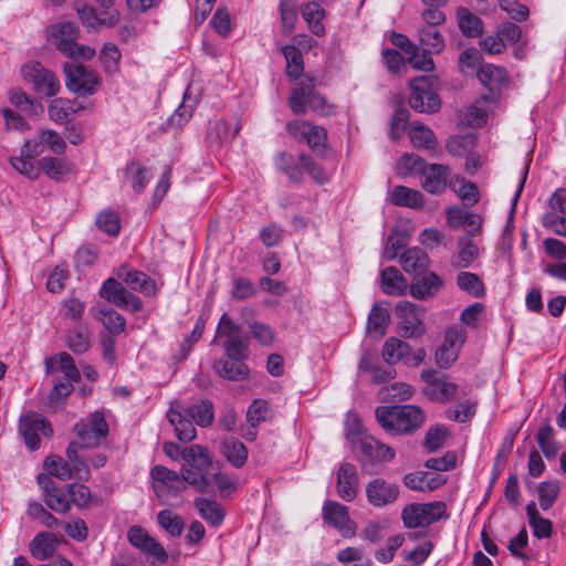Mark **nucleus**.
<instances>
[{
    "label": "nucleus",
    "instance_id": "f257e3e1",
    "mask_svg": "<svg viewBox=\"0 0 566 566\" xmlns=\"http://www.w3.org/2000/svg\"><path fill=\"white\" fill-rule=\"evenodd\" d=\"M375 416L381 428L397 434L413 432L424 421L422 410L413 405L381 406L376 409Z\"/></svg>",
    "mask_w": 566,
    "mask_h": 566
},
{
    "label": "nucleus",
    "instance_id": "f03ea898",
    "mask_svg": "<svg viewBox=\"0 0 566 566\" xmlns=\"http://www.w3.org/2000/svg\"><path fill=\"white\" fill-rule=\"evenodd\" d=\"M181 480L199 492H205L209 485L207 473L211 467V460L202 447L193 444L182 449Z\"/></svg>",
    "mask_w": 566,
    "mask_h": 566
},
{
    "label": "nucleus",
    "instance_id": "7ed1b4c3",
    "mask_svg": "<svg viewBox=\"0 0 566 566\" xmlns=\"http://www.w3.org/2000/svg\"><path fill=\"white\" fill-rule=\"evenodd\" d=\"M447 512V506L441 501L429 503H411L403 507L401 517L408 528L429 526L440 521Z\"/></svg>",
    "mask_w": 566,
    "mask_h": 566
},
{
    "label": "nucleus",
    "instance_id": "20e7f679",
    "mask_svg": "<svg viewBox=\"0 0 566 566\" xmlns=\"http://www.w3.org/2000/svg\"><path fill=\"white\" fill-rule=\"evenodd\" d=\"M289 105L296 115L304 114L307 109L321 116L334 113V105L310 85L295 88L289 98Z\"/></svg>",
    "mask_w": 566,
    "mask_h": 566
},
{
    "label": "nucleus",
    "instance_id": "39448f33",
    "mask_svg": "<svg viewBox=\"0 0 566 566\" xmlns=\"http://www.w3.org/2000/svg\"><path fill=\"white\" fill-rule=\"evenodd\" d=\"M354 449L363 468L373 470L376 464L389 462L395 458V451L370 436L359 437Z\"/></svg>",
    "mask_w": 566,
    "mask_h": 566
},
{
    "label": "nucleus",
    "instance_id": "423d86ee",
    "mask_svg": "<svg viewBox=\"0 0 566 566\" xmlns=\"http://www.w3.org/2000/svg\"><path fill=\"white\" fill-rule=\"evenodd\" d=\"M396 314L400 319L399 331L406 338H419L426 334L423 323L426 311L423 307L409 301H399L396 305Z\"/></svg>",
    "mask_w": 566,
    "mask_h": 566
},
{
    "label": "nucleus",
    "instance_id": "0eeeda50",
    "mask_svg": "<svg viewBox=\"0 0 566 566\" xmlns=\"http://www.w3.org/2000/svg\"><path fill=\"white\" fill-rule=\"evenodd\" d=\"M411 95L409 105L419 113H434L440 108V98L431 88L428 76H419L409 83Z\"/></svg>",
    "mask_w": 566,
    "mask_h": 566
},
{
    "label": "nucleus",
    "instance_id": "6e6552de",
    "mask_svg": "<svg viewBox=\"0 0 566 566\" xmlns=\"http://www.w3.org/2000/svg\"><path fill=\"white\" fill-rule=\"evenodd\" d=\"M66 87L81 95H92L101 81L96 73L81 64L66 63L64 65Z\"/></svg>",
    "mask_w": 566,
    "mask_h": 566
},
{
    "label": "nucleus",
    "instance_id": "1a4fd4ad",
    "mask_svg": "<svg viewBox=\"0 0 566 566\" xmlns=\"http://www.w3.org/2000/svg\"><path fill=\"white\" fill-rule=\"evenodd\" d=\"M49 149L55 155H63L67 145L64 138L55 130L41 129L35 137L28 139L22 145V154L29 157H39Z\"/></svg>",
    "mask_w": 566,
    "mask_h": 566
},
{
    "label": "nucleus",
    "instance_id": "9d476101",
    "mask_svg": "<svg viewBox=\"0 0 566 566\" xmlns=\"http://www.w3.org/2000/svg\"><path fill=\"white\" fill-rule=\"evenodd\" d=\"M74 430L81 448H95L108 434V424L102 412H93L87 422L76 423Z\"/></svg>",
    "mask_w": 566,
    "mask_h": 566
},
{
    "label": "nucleus",
    "instance_id": "9b49d317",
    "mask_svg": "<svg viewBox=\"0 0 566 566\" xmlns=\"http://www.w3.org/2000/svg\"><path fill=\"white\" fill-rule=\"evenodd\" d=\"M22 74L24 80L33 85L39 95L54 96L60 90V83L54 73L38 62L25 64L22 67Z\"/></svg>",
    "mask_w": 566,
    "mask_h": 566
},
{
    "label": "nucleus",
    "instance_id": "f8f14e48",
    "mask_svg": "<svg viewBox=\"0 0 566 566\" xmlns=\"http://www.w3.org/2000/svg\"><path fill=\"white\" fill-rule=\"evenodd\" d=\"M154 480V491L158 499L165 502L170 496H176L186 489L181 476L163 465H156L150 471Z\"/></svg>",
    "mask_w": 566,
    "mask_h": 566
},
{
    "label": "nucleus",
    "instance_id": "ddd939ff",
    "mask_svg": "<svg viewBox=\"0 0 566 566\" xmlns=\"http://www.w3.org/2000/svg\"><path fill=\"white\" fill-rule=\"evenodd\" d=\"M19 431L30 450L40 448V433L50 437L53 432L51 424L40 413L33 411L20 417Z\"/></svg>",
    "mask_w": 566,
    "mask_h": 566
},
{
    "label": "nucleus",
    "instance_id": "4468645a",
    "mask_svg": "<svg viewBox=\"0 0 566 566\" xmlns=\"http://www.w3.org/2000/svg\"><path fill=\"white\" fill-rule=\"evenodd\" d=\"M286 130L295 138H304L314 153L323 155L325 151L327 132L324 127L312 125L304 120H294L286 124Z\"/></svg>",
    "mask_w": 566,
    "mask_h": 566
},
{
    "label": "nucleus",
    "instance_id": "2eb2a0df",
    "mask_svg": "<svg viewBox=\"0 0 566 566\" xmlns=\"http://www.w3.org/2000/svg\"><path fill=\"white\" fill-rule=\"evenodd\" d=\"M99 295L120 308H128L133 312H138L143 308L142 300L128 292L118 281L112 277L103 283Z\"/></svg>",
    "mask_w": 566,
    "mask_h": 566
},
{
    "label": "nucleus",
    "instance_id": "dca6fc26",
    "mask_svg": "<svg viewBox=\"0 0 566 566\" xmlns=\"http://www.w3.org/2000/svg\"><path fill=\"white\" fill-rule=\"evenodd\" d=\"M322 513L324 521L335 527L343 537H353L356 534V524L350 520L346 506L334 501H326Z\"/></svg>",
    "mask_w": 566,
    "mask_h": 566
},
{
    "label": "nucleus",
    "instance_id": "f3484780",
    "mask_svg": "<svg viewBox=\"0 0 566 566\" xmlns=\"http://www.w3.org/2000/svg\"><path fill=\"white\" fill-rule=\"evenodd\" d=\"M398 495V485L387 482L381 478L374 479L366 485L368 503L375 507H382L395 503Z\"/></svg>",
    "mask_w": 566,
    "mask_h": 566
},
{
    "label": "nucleus",
    "instance_id": "a211bd4d",
    "mask_svg": "<svg viewBox=\"0 0 566 566\" xmlns=\"http://www.w3.org/2000/svg\"><path fill=\"white\" fill-rule=\"evenodd\" d=\"M38 484L43 490L45 504L55 512L66 513L70 510L66 490L62 491L57 484L44 473L38 475Z\"/></svg>",
    "mask_w": 566,
    "mask_h": 566
},
{
    "label": "nucleus",
    "instance_id": "6ab92c4d",
    "mask_svg": "<svg viewBox=\"0 0 566 566\" xmlns=\"http://www.w3.org/2000/svg\"><path fill=\"white\" fill-rule=\"evenodd\" d=\"M127 537L129 543L144 553L156 557L160 562L167 560L165 548L151 537L143 527L132 526L128 530Z\"/></svg>",
    "mask_w": 566,
    "mask_h": 566
},
{
    "label": "nucleus",
    "instance_id": "aec40b11",
    "mask_svg": "<svg viewBox=\"0 0 566 566\" xmlns=\"http://www.w3.org/2000/svg\"><path fill=\"white\" fill-rule=\"evenodd\" d=\"M337 494L345 501L350 502L357 496L358 474L356 467L344 462L340 464L336 476Z\"/></svg>",
    "mask_w": 566,
    "mask_h": 566
},
{
    "label": "nucleus",
    "instance_id": "412c9836",
    "mask_svg": "<svg viewBox=\"0 0 566 566\" xmlns=\"http://www.w3.org/2000/svg\"><path fill=\"white\" fill-rule=\"evenodd\" d=\"M184 413L182 403L180 401H174L167 412V418L174 426L178 439L182 442H190L196 438V429L192 421L186 418Z\"/></svg>",
    "mask_w": 566,
    "mask_h": 566
},
{
    "label": "nucleus",
    "instance_id": "4be33fe9",
    "mask_svg": "<svg viewBox=\"0 0 566 566\" xmlns=\"http://www.w3.org/2000/svg\"><path fill=\"white\" fill-rule=\"evenodd\" d=\"M449 167L441 164L428 165L421 172L422 181L421 187L432 193L439 195L444 191L447 187V178L449 175Z\"/></svg>",
    "mask_w": 566,
    "mask_h": 566
},
{
    "label": "nucleus",
    "instance_id": "5701e85b",
    "mask_svg": "<svg viewBox=\"0 0 566 566\" xmlns=\"http://www.w3.org/2000/svg\"><path fill=\"white\" fill-rule=\"evenodd\" d=\"M117 275L133 290L138 291L146 296H153L156 294L155 282L147 274L132 269L128 264L120 265Z\"/></svg>",
    "mask_w": 566,
    "mask_h": 566
},
{
    "label": "nucleus",
    "instance_id": "b1692460",
    "mask_svg": "<svg viewBox=\"0 0 566 566\" xmlns=\"http://www.w3.org/2000/svg\"><path fill=\"white\" fill-rule=\"evenodd\" d=\"M213 369L219 377L231 381L245 380L250 374V369L243 360L227 357L217 360L213 364Z\"/></svg>",
    "mask_w": 566,
    "mask_h": 566
},
{
    "label": "nucleus",
    "instance_id": "393cba45",
    "mask_svg": "<svg viewBox=\"0 0 566 566\" xmlns=\"http://www.w3.org/2000/svg\"><path fill=\"white\" fill-rule=\"evenodd\" d=\"M402 269L415 277H419L426 273L429 268V256L420 248H410L400 255Z\"/></svg>",
    "mask_w": 566,
    "mask_h": 566
},
{
    "label": "nucleus",
    "instance_id": "a878e982",
    "mask_svg": "<svg viewBox=\"0 0 566 566\" xmlns=\"http://www.w3.org/2000/svg\"><path fill=\"white\" fill-rule=\"evenodd\" d=\"M478 78L491 92L500 91L507 84V72L504 67L483 64L478 70Z\"/></svg>",
    "mask_w": 566,
    "mask_h": 566
},
{
    "label": "nucleus",
    "instance_id": "bb28decb",
    "mask_svg": "<svg viewBox=\"0 0 566 566\" xmlns=\"http://www.w3.org/2000/svg\"><path fill=\"white\" fill-rule=\"evenodd\" d=\"M441 279L433 272L422 274L410 284V294L415 298L426 300L433 296L441 287Z\"/></svg>",
    "mask_w": 566,
    "mask_h": 566
},
{
    "label": "nucleus",
    "instance_id": "cd10ccee",
    "mask_svg": "<svg viewBox=\"0 0 566 566\" xmlns=\"http://www.w3.org/2000/svg\"><path fill=\"white\" fill-rule=\"evenodd\" d=\"M60 544L59 537L50 532H41L30 543L33 557L44 560L53 555Z\"/></svg>",
    "mask_w": 566,
    "mask_h": 566
},
{
    "label": "nucleus",
    "instance_id": "c85d7f7f",
    "mask_svg": "<svg viewBox=\"0 0 566 566\" xmlns=\"http://www.w3.org/2000/svg\"><path fill=\"white\" fill-rule=\"evenodd\" d=\"M274 412L270 403L261 398L254 399L248 407L245 419L252 429H256L261 423L273 419Z\"/></svg>",
    "mask_w": 566,
    "mask_h": 566
},
{
    "label": "nucleus",
    "instance_id": "c756f323",
    "mask_svg": "<svg viewBox=\"0 0 566 566\" xmlns=\"http://www.w3.org/2000/svg\"><path fill=\"white\" fill-rule=\"evenodd\" d=\"M411 354V346L397 337H389L382 345V358L388 365H396Z\"/></svg>",
    "mask_w": 566,
    "mask_h": 566
},
{
    "label": "nucleus",
    "instance_id": "7c9ffc66",
    "mask_svg": "<svg viewBox=\"0 0 566 566\" xmlns=\"http://www.w3.org/2000/svg\"><path fill=\"white\" fill-rule=\"evenodd\" d=\"M380 279L382 291L388 295H401L407 289L406 279L395 266L384 269Z\"/></svg>",
    "mask_w": 566,
    "mask_h": 566
},
{
    "label": "nucleus",
    "instance_id": "2f4dec72",
    "mask_svg": "<svg viewBox=\"0 0 566 566\" xmlns=\"http://www.w3.org/2000/svg\"><path fill=\"white\" fill-rule=\"evenodd\" d=\"M390 201L398 207L417 209L423 206V196L419 190L396 186L390 192Z\"/></svg>",
    "mask_w": 566,
    "mask_h": 566
},
{
    "label": "nucleus",
    "instance_id": "473e14b6",
    "mask_svg": "<svg viewBox=\"0 0 566 566\" xmlns=\"http://www.w3.org/2000/svg\"><path fill=\"white\" fill-rule=\"evenodd\" d=\"M240 125L238 122L228 123L227 120L220 118L210 124V128L208 132V138L216 144H222L224 142L232 140L240 130Z\"/></svg>",
    "mask_w": 566,
    "mask_h": 566
},
{
    "label": "nucleus",
    "instance_id": "72a5a7b5",
    "mask_svg": "<svg viewBox=\"0 0 566 566\" xmlns=\"http://www.w3.org/2000/svg\"><path fill=\"white\" fill-rule=\"evenodd\" d=\"M409 138L413 147L419 149H434L438 145L434 133L419 122L411 123Z\"/></svg>",
    "mask_w": 566,
    "mask_h": 566
},
{
    "label": "nucleus",
    "instance_id": "f704fd0d",
    "mask_svg": "<svg viewBox=\"0 0 566 566\" xmlns=\"http://www.w3.org/2000/svg\"><path fill=\"white\" fill-rule=\"evenodd\" d=\"M222 454L235 468H241L248 459L247 447L238 439L230 437L222 441Z\"/></svg>",
    "mask_w": 566,
    "mask_h": 566
},
{
    "label": "nucleus",
    "instance_id": "c9c22d12",
    "mask_svg": "<svg viewBox=\"0 0 566 566\" xmlns=\"http://www.w3.org/2000/svg\"><path fill=\"white\" fill-rule=\"evenodd\" d=\"M195 506L199 511L200 516L211 525L219 526L222 523L224 511L214 500L198 497L195 500Z\"/></svg>",
    "mask_w": 566,
    "mask_h": 566
},
{
    "label": "nucleus",
    "instance_id": "e433bc0d",
    "mask_svg": "<svg viewBox=\"0 0 566 566\" xmlns=\"http://www.w3.org/2000/svg\"><path fill=\"white\" fill-rule=\"evenodd\" d=\"M526 514L535 537L547 538L551 536L553 524L549 520L539 515L535 502H530L526 505Z\"/></svg>",
    "mask_w": 566,
    "mask_h": 566
},
{
    "label": "nucleus",
    "instance_id": "4c0bfd02",
    "mask_svg": "<svg viewBox=\"0 0 566 566\" xmlns=\"http://www.w3.org/2000/svg\"><path fill=\"white\" fill-rule=\"evenodd\" d=\"M419 41L428 53L439 54L446 46L443 35L433 27H422L419 30Z\"/></svg>",
    "mask_w": 566,
    "mask_h": 566
},
{
    "label": "nucleus",
    "instance_id": "58836bf2",
    "mask_svg": "<svg viewBox=\"0 0 566 566\" xmlns=\"http://www.w3.org/2000/svg\"><path fill=\"white\" fill-rule=\"evenodd\" d=\"M184 412L200 427H208L213 421V405L210 400H201L191 407H184Z\"/></svg>",
    "mask_w": 566,
    "mask_h": 566
},
{
    "label": "nucleus",
    "instance_id": "ea45409f",
    "mask_svg": "<svg viewBox=\"0 0 566 566\" xmlns=\"http://www.w3.org/2000/svg\"><path fill=\"white\" fill-rule=\"evenodd\" d=\"M301 12L310 30L315 35H323L325 32L324 25L322 24V19L324 18L323 8L316 2H308L302 7Z\"/></svg>",
    "mask_w": 566,
    "mask_h": 566
},
{
    "label": "nucleus",
    "instance_id": "a19ab883",
    "mask_svg": "<svg viewBox=\"0 0 566 566\" xmlns=\"http://www.w3.org/2000/svg\"><path fill=\"white\" fill-rule=\"evenodd\" d=\"M57 49L73 60H91L95 55V50L88 45L78 44L69 39H59L56 41Z\"/></svg>",
    "mask_w": 566,
    "mask_h": 566
},
{
    "label": "nucleus",
    "instance_id": "79ce46f5",
    "mask_svg": "<svg viewBox=\"0 0 566 566\" xmlns=\"http://www.w3.org/2000/svg\"><path fill=\"white\" fill-rule=\"evenodd\" d=\"M40 172L43 171L52 180L60 181L63 176L70 172L67 163L57 157H43L39 160Z\"/></svg>",
    "mask_w": 566,
    "mask_h": 566
},
{
    "label": "nucleus",
    "instance_id": "37998d69",
    "mask_svg": "<svg viewBox=\"0 0 566 566\" xmlns=\"http://www.w3.org/2000/svg\"><path fill=\"white\" fill-rule=\"evenodd\" d=\"M389 324V313L387 308L375 304L367 319V332L375 333L379 337L384 336Z\"/></svg>",
    "mask_w": 566,
    "mask_h": 566
},
{
    "label": "nucleus",
    "instance_id": "c03bdc74",
    "mask_svg": "<svg viewBox=\"0 0 566 566\" xmlns=\"http://www.w3.org/2000/svg\"><path fill=\"white\" fill-rule=\"evenodd\" d=\"M447 219L451 227L459 228L465 226L469 227L472 232H478L481 227V222L476 216L460 208H450Z\"/></svg>",
    "mask_w": 566,
    "mask_h": 566
},
{
    "label": "nucleus",
    "instance_id": "a18cd8bd",
    "mask_svg": "<svg viewBox=\"0 0 566 566\" xmlns=\"http://www.w3.org/2000/svg\"><path fill=\"white\" fill-rule=\"evenodd\" d=\"M95 317L103 323L105 328L113 335L120 334L125 326V318L113 308H98Z\"/></svg>",
    "mask_w": 566,
    "mask_h": 566
},
{
    "label": "nucleus",
    "instance_id": "49530a36",
    "mask_svg": "<svg viewBox=\"0 0 566 566\" xmlns=\"http://www.w3.org/2000/svg\"><path fill=\"white\" fill-rule=\"evenodd\" d=\"M536 440L547 460L556 457L558 446L554 440V429L551 424L546 423L538 429Z\"/></svg>",
    "mask_w": 566,
    "mask_h": 566
},
{
    "label": "nucleus",
    "instance_id": "de8ad7c7",
    "mask_svg": "<svg viewBox=\"0 0 566 566\" xmlns=\"http://www.w3.org/2000/svg\"><path fill=\"white\" fill-rule=\"evenodd\" d=\"M125 177L135 192H142L149 181L148 171L139 163L132 161L126 166Z\"/></svg>",
    "mask_w": 566,
    "mask_h": 566
},
{
    "label": "nucleus",
    "instance_id": "09e8293b",
    "mask_svg": "<svg viewBox=\"0 0 566 566\" xmlns=\"http://www.w3.org/2000/svg\"><path fill=\"white\" fill-rule=\"evenodd\" d=\"M282 53L286 60V74L292 78H298L304 70L303 55L294 45H285Z\"/></svg>",
    "mask_w": 566,
    "mask_h": 566
},
{
    "label": "nucleus",
    "instance_id": "8fccbe9b",
    "mask_svg": "<svg viewBox=\"0 0 566 566\" xmlns=\"http://www.w3.org/2000/svg\"><path fill=\"white\" fill-rule=\"evenodd\" d=\"M158 524L171 536H180L185 530L182 517L171 510H163L157 515Z\"/></svg>",
    "mask_w": 566,
    "mask_h": 566
},
{
    "label": "nucleus",
    "instance_id": "3c124183",
    "mask_svg": "<svg viewBox=\"0 0 566 566\" xmlns=\"http://www.w3.org/2000/svg\"><path fill=\"white\" fill-rule=\"evenodd\" d=\"M44 469L48 472V476H55L62 481H66L73 478V469L69 461L60 457H48L44 460Z\"/></svg>",
    "mask_w": 566,
    "mask_h": 566
},
{
    "label": "nucleus",
    "instance_id": "603ef678",
    "mask_svg": "<svg viewBox=\"0 0 566 566\" xmlns=\"http://www.w3.org/2000/svg\"><path fill=\"white\" fill-rule=\"evenodd\" d=\"M67 347L74 354H83L90 348V333L85 326H75L69 332Z\"/></svg>",
    "mask_w": 566,
    "mask_h": 566
},
{
    "label": "nucleus",
    "instance_id": "864d4df0",
    "mask_svg": "<svg viewBox=\"0 0 566 566\" xmlns=\"http://www.w3.org/2000/svg\"><path fill=\"white\" fill-rule=\"evenodd\" d=\"M459 28L462 33L467 36H478L483 29V24L480 18L472 14L467 9L461 8L458 11Z\"/></svg>",
    "mask_w": 566,
    "mask_h": 566
},
{
    "label": "nucleus",
    "instance_id": "5fc2aeb1",
    "mask_svg": "<svg viewBox=\"0 0 566 566\" xmlns=\"http://www.w3.org/2000/svg\"><path fill=\"white\" fill-rule=\"evenodd\" d=\"M82 449L76 441H72L67 449L66 455L69 459V463L73 469V476H77L78 479H88L90 472L88 467L85 461L78 455V450Z\"/></svg>",
    "mask_w": 566,
    "mask_h": 566
},
{
    "label": "nucleus",
    "instance_id": "6e6d98bb",
    "mask_svg": "<svg viewBox=\"0 0 566 566\" xmlns=\"http://www.w3.org/2000/svg\"><path fill=\"white\" fill-rule=\"evenodd\" d=\"M34 157H29L22 154L20 149L19 157H11L9 159L11 166L21 175L28 177L31 180H35L40 176V165L31 161Z\"/></svg>",
    "mask_w": 566,
    "mask_h": 566
},
{
    "label": "nucleus",
    "instance_id": "4d7b16f0",
    "mask_svg": "<svg viewBox=\"0 0 566 566\" xmlns=\"http://www.w3.org/2000/svg\"><path fill=\"white\" fill-rule=\"evenodd\" d=\"M27 514L30 518L39 521L46 528H56L60 525L57 518L36 501L29 502Z\"/></svg>",
    "mask_w": 566,
    "mask_h": 566
},
{
    "label": "nucleus",
    "instance_id": "13d9d810",
    "mask_svg": "<svg viewBox=\"0 0 566 566\" xmlns=\"http://www.w3.org/2000/svg\"><path fill=\"white\" fill-rule=\"evenodd\" d=\"M48 113L53 122L64 124L70 119L74 109L70 101L64 98H54L49 105Z\"/></svg>",
    "mask_w": 566,
    "mask_h": 566
},
{
    "label": "nucleus",
    "instance_id": "bf43d9fd",
    "mask_svg": "<svg viewBox=\"0 0 566 566\" xmlns=\"http://www.w3.org/2000/svg\"><path fill=\"white\" fill-rule=\"evenodd\" d=\"M458 286L470 293L471 295L479 297L484 294V285L481 279L471 272H460L457 276Z\"/></svg>",
    "mask_w": 566,
    "mask_h": 566
},
{
    "label": "nucleus",
    "instance_id": "052dcab7",
    "mask_svg": "<svg viewBox=\"0 0 566 566\" xmlns=\"http://www.w3.org/2000/svg\"><path fill=\"white\" fill-rule=\"evenodd\" d=\"M415 394L412 386L406 382H395L390 386L382 387L379 396L382 400L395 399L398 401L407 400Z\"/></svg>",
    "mask_w": 566,
    "mask_h": 566
},
{
    "label": "nucleus",
    "instance_id": "680f3d73",
    "mask_svg": "<svg viewBox=\"0 0 566 566\" xmlns=\"http://www.w3.org/2000/svg\"><path fill=\"white\" fill-rule=\"evenodd\" d=\"M459 254L454 261L458 268L469 266L478 255V247L470 237H463L459 240Z\"/></svg>",
    "mask_w": 566,
    "mask_h": 566
},
{
    "label": "nucleus",
    "instance_id": "e2e57ef3",
    "mask_svg": "<svg viewBox=\"0 0 566 566\" xmlns=\"http://www.w3.org/2000/svg\"><path fill=\"white\" fill-rule=\"evenodd\" d=\"M457 385L448 381L446 378H440L432 384L430 389H426V394L436 400H449L457 395Z\"/></svg>",
    "mask_w": 566,
    "mask_h": 566
},
{
    "label": "nucleus",
    "instance_id": "0e129e2a",
    "mask_svg": "<svg viewBox=\"0 0 566 566\" xmlns=\"http://www.w3.org/2000/svg\"><path fill=\"white\" fill-rule=\"evenodd\" d=\"M279 10L283 32L290 34L294 30L297 20L296 4L293 0H281Z\"/></svg>",
    "mask_w": 566,
    "mask_h": 566
},
{
    "label": "nucleus",
    "instance_id": "69168bd1",
    "mask_svg": "<svg viewBox=\"0 0 566 566\" xmlns=\"http://www.w3.org/2000/svg\"><path fill=\"white\" fill-rule=\"evenodd\" d=\"M559 493V485L554 481H544L538 486V500L542 510L547 511L553 506Z\"/></svg>",
    "mask_w": 566,
    "mask_h": 566
},
{
    "label": "nucleus",
    "instance_id": "338daca9",
    "mask_svg": "<svg viewBox=\"0 0 566 566\" xmlns=\"http://www.w3.org/2000/svg\"><path fill=\"white\" fill-rule=\"evenodd\" d=\"M122 54L114 43H106L99 53V60L107 73H114L118 69Z\"/></svg>",
    "mask_w": 566,
    "mask_h": 566
},
{
    "label": "nucleus",
    "instance_id": "774afa93",
    "mask_svg": "<svg viewBox=\"0 0 566 566\" xmlns=\"http://www.w3.org/2000/svg\"><path fill=\"white\" fill-rule=\"evenodd\" d=\"M66 493L70 506L73 504L77 507L86 506L91 501L90 489L80 483H71L66 485Z\"/></svg>",
    "mask_w": 566,
    "mask_h": 566
}]
</instances>
